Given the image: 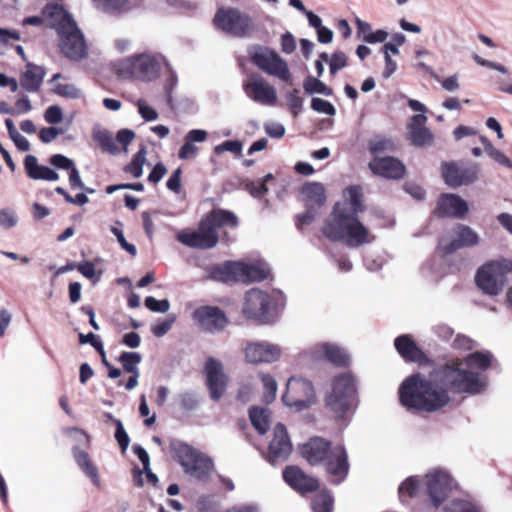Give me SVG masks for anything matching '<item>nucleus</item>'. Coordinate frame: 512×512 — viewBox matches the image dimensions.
Wrapping results in <instances>:
<instances>
[{"mask_svg": "<svg viewBox=\"0 0 512 512\" xmlns=\"http://www.w3.org/2000/svg\"><path fill=\"white\" fill-rule=\"evenodd\" d=\"M24 170L26 175L32 180L57 181L59 174L52 168L41 165L34 155H27L24 159Z\"/></svg>", "mask_w": 512, "mask_h": 512, "instance_id": "obj_28", "label": "nucleus"}, {"mask_svg": "<svg viewBox=\"0 0 512 512\" xmlns=\"http://www.w3.org/2000/svg\"><path fill=\"white\" fill-rule=\"evenodd\" d=\"M44 70L42 67L27 64L25 70L21 74V86L28 92H36L41 87L44 79Z\"/></svg>", "mask_w": 512, "mask_h": 512, "instance_id": "obj_31", "label": "nucleus"}, {"mask_svg": "<svg viewBox=\"0 0 512 512\" xmlns=\"http://www.w3.org/2000/svg\"><path fill=\"white\" fill-rule=\"evenodd\" d=\"M204 219L214 227L216 232L221 227H236L238 224L234 213L222 209L213 210Z\"/></svg>", "mask_w": 512, "mask_h": 512, "instance_id": "obj_32", "label": "nucleus"}, {"mask_svg": "<svg viewBox=\"0 0 512 512\" xmlns=\"http://www.w3.org/2000/svg\"><path fill=\"white\" fill-rule=\"evenodd\" d=\"M242 352L244 360L248 364H272L282 358L283 348L281 345L267 340H251L244 343Z\"/></svg>", "mask_w": 512, "mask_h": 512, "instance_id": "obj_13", "label": "nucleus"}, {"mask_svg": "<svg viewBox=\"0 0 512 512\" xmlns=\"http://www.w3.org/2000/svg\"><path fill=\"white\" fill-rule=\"evenodd\" d=\"M193 319L205 331L215 333L222 331L227 325L224 312L214 306H202L193 313Z\"/></svg>", "mask_w": 512, "mask_h": 512, "instance_id": "obj_23", "label": "nucleus"}, {"mask_svg": "<svg viewBox=\"0 0 512 512\" xmlns=\"http://www.w3.org/2000/svg\"><path fill=\"white\" fill-rule=\"evenodd\" d=\"M111 232L116 236L120 246L126 250L132 256L136 255V247L132 244H129L123 234V231L118 227H112Z\"/></svg>", "mask_w": 512, "mask_h": 512, "instance_id": "obj_63", "label": "nucleus"}, {"mask_svg": "<svg viewBox=\"0 0 512 512\" xmlns=\"http://www.w3.org/2000/svg\"><path fill=\"white\" fill-rule=\"evenodd\" d=\"M347 65V57L343 52H335L329 61L330 73L335 74Z\"/></svg>", "mask_w": 512, "mask_h": 512, "instance_id": "obj_54", "label": "nucleus"}, {"mask_svg": "<svg viewBox=\"0 0 512 512\" xmlns=\"http://www.w3.org/2000/svg\"><path fill=\"white\" fill-rule=\"evenodd\" d=\"M204 371L210 397L212 400L217 401L224 395L228 383V377L224 372L223 365L220 361L209 358L205 363Z\"/></svg>", "mask_w": 512, "mask_h": 512, "instance_id": "obj_21", "label": "nucleus"}, {"mask_svg": "<svg viewBox=\"0 0 512 512\" xmlns=\"http://www.w3.org/2000/svg\"><path fill=\"white\" fill-rule=\"evenodd\" d=\"M19 223V216L15 209L4 207L0 209V229L10 230Z\"/></svg>", "mask_w": 512, "mask_h": 512, "instance_id": "obj_45", "label": "nucleus"}, {"mask_svg": "<svg viewBox=\"0 0 512 512\" xmlns=\"http://www.w3.org/2000/svg\"><path fill=\"white\" fill-rule=\"evenodd\" d=\"M243 90L249 99L258 104L274 106L277 103L275 87L258 74H252L244 80Z\"/></svg>", "mask_w": 512, "mask_h": 512, "instance_id": "obj_16", "label": "nucleus"}, {"mask_svg": "<svg viewBox=\"0 0 512 512\" xmlns=\"http://www.w3.org/2000/svg\"><path fill=\"white\" fill-rule=\"evenodd\" d=\"M93 139L98 143V145L103 150L113 155H116L121 151V148L116 144V137L114 138L112 134L106 129H102L99 127L94 128Z\"/></svg>", "mask_w": 512, "mask_h": 512, "instance_id": "obj_34", "label": "nucleus"}, {"mask_svg": "<svg viewBox=\"0 0 512 512\" xmlns=\"http://www.w3.org/2000/svg\"><path fill=\"white\" fill-rule=\"evenodd\" d=\"M478 242L479 236L472 228L458 224L450 232L441 237L438 249L446 255L463 247L477 245Z\"/></svg>", "mask_w": 512, "mask_h": 512, "instance_id": "obj_17", "label": "nucleus"}, {"mask_svg": "<svg viewBox=\"0 0 512 512\" xmlns=\"http://www.w3.org/2000/svg\"><path fill=\"white\" fill-rule=\"evenodd\" d=\"M53 92L69 99H80L83 97L82 90L72 83H55Z\"/></svg>", "mask_w": 512, "mask_h": 512, "instance_id": "obj_43", "label": "nucleus"}, {"mask_svg": "<svg viewBox=\"0 0 512 512\" xmlns=\"http://www.w3.org/2000/svg\"><path fill=\"white\" fill-rule=\"evenodd\" d=\"M301 454L311 465H323L335 484L341 483L348 475V455L342 444L332 445L323 438L315 437L302 446Z\"/></svg>", "mask_w": 512, "mask_h": 512, "instance_id": "obj_3", "label": "nucleus"}, {"mask_svg": "<svg viewBox=\"0 0 512 512\" xmlns=\"http://www.w3.org/2000/svg\"><path fill=\"white\" fill-rule=\"evenodd\" d=\"M480 168L477 164L460 166L456 163H444L442 165V176L445 183L457 188L462 185H469L478 179Z\"/></svg>", "mask_w": 512, "mask_h": 512, "instance_id": "obj_19", "label": "nucleus"}, {"mask_svg": "<svg viewBox=\"0 0 512 512\" xmlns=\"http://www.w3.org/2000/svg\"><path fill=\"white\" fill-rule=\"evenodd\" d=\"M44 15L49 24L57 30L61 52L70 60L80 61L87 57V45L75 21L59 5H47Z\"/></svg>", "mask_w": 512, "mask_h": 512, "instance_id": "obj_4", "label": "nucleus"}, {"mask_svg": "<svg viewBox=\"0 0 512 512\" xmlns=\"http://www.w3.org/2000/svg\"><path fill=\"white\" fill-rule=\"evenodd\" d=\"M179 403L184 410H193L198 405V399L195 393L184 392L179 395Z\"/></svg>", "mask_w": 512, "mask_h": 512, "instance_id": "obj_57", "label": "nucleus"}, {"mask_svg": "<svg viewBox=\"0 0 512 512\" xmlns=\"http://www.w3.org/2000/svg\"><path fill=\"white\" fill-rule=\"evenodd\" d=\"M141 361L142 357L137 352H123L119 357L124 370L131 374L139 373L138 365Z\"/></svg>", "mask_w": 512, "mask_h": 512, "instance_id": "obj_41", "label": "nucleus"}, {"mask_svg": "<svg viewBox=\"0 0 512 512\" xmlns=\"http://www.w3.org/2000/svg\"><path fill=\"white\" fill-rule=\"evenodd\" d=\"M491 363V353L474 352L464 359L451 360L435 369L429 379L420 374L412 375L400 386L401 404L408 409L430 412L449 402L448 390L455 393H481L487 386V379L482 372Z\"/></svg>", "mask_w": 512, "mask_h": 512, "instance_id": "obj_1", "label": "nucleus"}, {"mask_svg": "<svg viewBox=\"0 0 512 512\" xmlns=\"http://www.w3.org/2000/svg\"><path fill=\"white\" fill-rule=\"evenodd\" d=\"M49 162L55 168L67 170V171H70L75 166L72 159H70L62 154L52 155L49 159Z\"/></svg>", "mask_w": 512, "mask_h": 512, "instance_id": "obj_50", "label": "nucleus"}, {"mask_svg": "<svg viewBox=\"0 0 512 512\" xmlns=\"http://www.w3.org/2000/svg\"><path fill=\"white\" fill-rule=\"evenodd\" d=\"M208 133L202 129L190 130L184 139V144L179 150V158L183 160L193 159L198 153L195 143H201L207 140Z\"/></svg>", "mask_w": 512, "mask_h": 512, "instance_id": "obj_30", "label": "nucleus"}, {"mask_svg": "<svg viewBox=\"0 0 512 512\" xmlns=\"http://www.w3.org/2000/svg\"><path fill=\"white\" fill-rule=\"evenodd\" d=\"M77 270L93 283L98 282L99 277L96 276L95 265L90 261H83L77 265Z\"/></svg>", "mask_w": 512, "mask_h": 512, "instance_id": "obj_55", "label": "nucleus"}, {"mask_svg": "<svg viewBox=\"0 0 512 512\" xmlns=\"http://www.w3.org/2000/svg\"><path fill=\"white\" fill-rule=\"evenodd\" d=\"M427 117L423 114L413 115L408 124V139L418 147L428 146L433 141V134L425 127Z\"/></svg>", "mask_w": 512, "mask_h": 512, "instance_id": "obj_26", "label": "nucleus"}, {"mask_svg": "<svg viewBox=\"0 0 512 512\" xmlns=\"http://www.w3.org/2000/svg\"><path fill=\"white\" fill-rule=\"evenodd\" d=\"M311 108L322 114L333 116L336 114V109L332 103L322 98L314 97L311 100Z\"/></svg>", "mask_w": 512, "mask_h": 512, "instance_id": "obj_48", "label": "nucleus"}, {"mask_svg": "<svg viewBox=\"0 0 512 512\" xmlns=\"http://www.w3.org/2000/svg\"><path fill=\"white\" fill-rule=\"evenodd\" d=\"M212 22L218 31L233 37L246 38L255 31L250 15L235 7H219Z\"/></svg>", "mask_w": 512, "mask_h": 512, "instance_id": "obj_8", "label": "nucleus"}, {"mask_svg": "<svg viewBox=\"0 0 512 512\" xmlns=\"http://www.w3.org/2000/svg\"><path fill=\"white\" fill-rule=\"evenodd\" d=\"M315 398L314 388L306 379L291 377L286 385V392L282 396V401L286 406L301 411L309 407Z\"/></svg>", "mask_w": 512, "mask_h": 512, "instance_id": "obj_15", "label": "nucleus"}, {"mask_svg": "<svg viewBox=\"0 0 512 512\" xmlns=\"http://www.w3.org/2000/svg\"><path fill=\"white\" fill-rule=\"evenodd\" d=\"M285 482L294 490L306 493L318 488V480L304 473L297 466H288L283 471Z\"/></svg>", "mask_w": 512, "mask_h": 512, "instance_id": "obj_25", "label": "nucleus"}, {"mask_svg": "<svg viewBox=\"0 0 512 512\" xmlns=\"http://www.w3.org/2000/svg\"><path fill=\"white\" fill-rule=\"evenodd\" d=\"M44 119L48 124L55 125L60 123L63 120L61 107L58 105L49 106L44 113Z\"/></svg>", "mask_w": 512, "mask_h": 512, "instance_id": "obj_52", "label": "nucleus"}, {"mask_svg": "<svg viewBox=\"0 0 512 512\" xmlns=\"http://www.w3.org/2000/svg\"><path fill=\"white\" fill-rule=\"evenodd\" d=\"M74 457L78 464V466L82 469V471L91 478L92 482L95 485H99V477L98 470L96 466L91 461L88 453L83 450H75Z\"/></svg>", "mask_w": 512, "mask_h": 512, "instance_id": "obj_36", "label": "nucleus"}, {"mask_svg": "<svg viewBox=\"0 0 512 512\" xmlns=\"http://www.w3.org/2000/svg\"><path fill=\"white\" fill-rule=\"evenodd\" d=\"M356 394L354 378L347 373L337 375L325 397L326 406L337 416L343 417L351 408Z\"/></svg>", "mask_w": 512, "mask_h": 512, "instance_id": "obj_11", "label": "nucleus"}, {"mask_svg": "<svg viewBox=\"0 0 512 512\" xmlns=\"http://www.w3.org/2000/svg\"><path fill=\"white\" fill-rule=\"evenodd\" d=\"M170 449L173 458L183 467L185 473L199 480L208 478L213 469L209 457L181 441H172Z\"/></svg>", "mask_w": 512, "mask_h": 512, "instance_id": "obj_9", "label": "nucleus"}, {"mask_svg": "<svg viewBox=\"0 0 512 512\" xmlns=\"http://www.w3.org/2000/svg\"><path fill=\"white\" fill-rule=\"evenodd\" d=\"M488 155L500 165L512 168V161L504 153L496 149L494 146L488 147Z\"/></svg>", "mask_w": 512, "mask_h": 512, "instance_id": "obj_61", "label": "nucleus"}, {"mask_svg": "<svg viewBox=\"0 0 512 512\" xmlns=\"http://www.w3.org/2000/svg\"><path fill=\"white\" fill-rule=\"evenodd\" d=\"M347 199L337 203L322 228L323 234L332 241H343L349 247H359L374 241V236L358 220L362 211V193L357 186L346 190Z\"/></svg>", "mask_w": 512, "mask_h": 512, "instance_id": "obj_2", "label": "nucleus"}, {"mask_svg": "<svg viewBox=\"0 0 512 512\" xmlns=\"http://www.w3.org/2000/svg\"><path fill=\"white\" fill-rule=\"evenodd\" d=\"M369 167L374 174L388 179H400L405 174L403 163L393 157L375 156Z\"/></svg>", "mask_w": 512, "mask_h": 512, "instance_id": "obj_24", "label": "nucleus"}, {"mask_svg": "<svg viewBox=\"0 0 512 512\" xmlns=\"http://www.w3.org/2000/svg\"><path fill=\"white\" fill-rule=\"evenodd\" d=\"M395 348L401 357L410 362H420L425 358L422 350L409 335H401L394 341Z\"/></svg>", "mask_w": 512, "mask_h": 512, "instance_id": "obj_29", "label": "nucleus"}, {"mask_svg": "<svg viewBox=\"0 0 512 512\" xmlns=\"http://www.w3.org/2000/svg\"><path fill=\"white\" fill-rule=\"evenodd\" d=\"M303 88L305 92L309 95L322 94L325 96H331L333 94V91L330 87H328L324 82H322L318 78L312 76H308L305 78L303 82Z\"/></svg>", "mask_w": 512, "mask_h": 512, "instance_id": "obj_39", "label": "nucleus"}, {"mask_svg": "<svg viewBox=\"0 0 512 512\" xmlns=\"http://www.w3.org/2000/svg\"><path fill=\"white\" fill-rule=\"evenodd\" d=\"M283 306L284 296L281 292L253 288L245 294L242 313L259 324H272L278 319Z\"/></svg>", "mask_w": 512, "mask_h": 512, "instance_id": "obj_5", "label": "nucleus"}, {"mask_svg": "<svg viewBox=\"0 0 512 512\" xmlns=\"http://www.w3.org/2000/svg\"><path fill=\"white\" fill-rule=\"evenodd\" d=\"M443 512H480V510L467 499H453L445 504Z\"/></svg>", "mask_w": 512, "mask_h": 512, "instance_id": "obj_42", "label": "nucleus"}, {"mask_svg": "<svg viewBox=\"0 0 512 512\" xmlns=\"http://www.w3.org/2000/svg\"><path fill=\"white\" fill-rule=\"evenodd\" d=\"M249 416L254 428L260 434H265L271 422L270 411L267 408L253 407L250 409Z\"/></svg>", "mask_w": 512, "mask_h": 512, "instance_id": "obj_35", "label": "nucleus"}, {"mask_svg": "<svg viewBox=\"0 0 512 512\" xmlns=\"http://www.w3.org/2000/svg\"><path fill=\"white\" fill-rule=\"evenodd\" d=\"M138 111L141 117L146 121H155L158 119V113L152 107L148 106L144 100H138Z\"/></svg>", "mask_w": 512, "mask_h": 512, "instance_id": "obj_58", "label": "nucleus"}, {"mask_svg": "<svg viewBox=\"0 0 512 512\" xmlns=\"http://www.w3.org/2000/svg\"><path fill=\"white\" fill-rule=\"evenodd\" d=\"M301 194L307 205L321 206L325 202V190L320 183H308L301 189Z\"/></svg>", "mask_w": 512, "mask_h": 512, "instance_id": "obj_33", "label": "nucleus"}, {"mask_svg": "<svg viewBox=\"0 0 512 512\" xmlns=\"http://www.w3.org/2000/svg\"><path fill=\"white\" fill-rule=\"evenodd\" d=\"M115 425H116L115 439L117 440L122 451H125L129 445V436L126 433L124 426L120 420H115Z\"/></svg>", "mask_w": 512, "mask_h": 512, "instance_id": "obj_56", "label": "nucleus"}, {"mask_svg": "<svg viewBox=\"0 0 512 512\" xmlns=\"http://www.w3.org/2000/svg\"><path fill=\"white\" fill-rule=\"evenodd\" d=\"M135 138V133L129 129H121L118 131L116 135V144L122 149L125 153L128 152L127 146L132 142Z\"/></svg>", "mask_w": 512, "mask_h": 512, "instance_id": "obj_53", "label": "nucleus"}, {"mask_svg": "<svg viewBox=\"0 0 512 512\" xmlns=\"http://www.w3.org/2000/svg\"><path fill=\"white\" fill-rule=\"evenodd\" d=\"M392 147H393L392 142L390 140L384 139V138H376L370 142V151L375 156H377V154L379 152L391 150Z\"/></svg>", "mask_w": 512, "mask_h": 512, "instance_id": "obj_60", "label": "nucleus"}, {"mask_svg": "<svg viewBox=\"0 0 512 512\" xmlns=\"http://www.w3.org/2000/svg\"><path fill=\"white\" fill-rule=\"evenodd\" d=\"M94 6L102 11H120L136 6L139 0H91Z\"/></svg>", "mask_w": 512, "mask_h": 512, "instance_id": "obj_37", "label": "nucleus"}, {"mask_svg": "<svg viewBox=\"0 0 512 512\" xmlns=\"http://www.w3.org/2000/svg\"><path fill=\"white\" fill-rule=\"evenodd\" d=\"M165 58L154 53L135 54L117 61L114 65L115 72L122 78L149 82L156 79L161 72Z\"/></svg>", "mask_w": 512, "mask_h": 512, "instance_id": "obj_6", "label": "nucleus"}, {"mask_svg": "<svg viewBox=\"0 0 512 512\" xmlns=\"http://www.w3.org/2000/svg\"><path fill=\"white\" fill-rule=\"evenodd\" d=\"M425 485L429 499L436 508L445 502L456 486L450 474L441 468H433L427 472Z\"/></svg>", "mask_w": 512, "mask_h": 512, "instance_id": "obj_14", "label": "nucleus"}, {"mask_svg": "<svg viewBox=\"0 0 512 512\" xmlns=\"http://www.w3.org/2000/svg\"><path fill=\"white\" fill-rule=\"evenodd\" d=\"M420 487V480L416 476L408 477L399 487V498L405 502L408 498L415 496Z\"/></svg>", "mask_w": 512, "mask_h": 512, "instance_id": "obj_40", "label": "nucleus"}, {"mask_svg": "<svg viewBox=\"0 0 512 512\" xmlns=\"http://www.w3.org/2000/svg\"><path fill=\"white\" fill-rule=\"evenodd\" d=\"M258 377L261 380L262 385H263V396H262L263 401L265 403H271L276 398L277 387H278L277 382H276L275 378L269 373L260 372L258 374Z\"/></svg>", "mask_w": 512, "mask_h": 512, "instance_id": "obj_38", "label": "nucleus"}, {"mask_svg": "<svg viewBox=\"0 0 512 512\" xmlns=\"http://www.w3.org/2000/svg\"><path fill=\"white\" fill-rule=\"evenodd\" d=\"M64 131L57 127H44L39 131V139L43 143H50L54 141L59 134H62Z\"/></svg>", "mask_w": 512, "mask_h": 512, "instance_id": "obj_59", "label": "nucleus"}, {"mask_svg": "<svg viewBox=\"0 0 512 512\" xmlns=\"http://www.w3.org/2000/svg\"><path fill=\"white\" fill-rule=\"evenodd\" d=\"M242 151V144L238 140H228L225 141L214 148V152L216 154H221L223 152H231L234 154H240Z\"/></svg>", "mask_w": 512, "mask_h": 512, "instance_id": "obj_49", "label": "nucleus"}, {"mask_svg": "<svg viewBox=\"0 0 512 512\" xmlns=\"http://www.w3.org/2000/svg\"><path fill=\"white\" fill-rule=\"evenodd\" d=\"M292 451V443L287 433L286 427L277 423L272 431V438L268 444L267 460L271 464L284 461Z\"/></svg>", "mask_w": 512, "mask_h": 512, "instance_id": "obj_20", "label": "nucleus"}, {"mask_svg": "<svg viewBox=\"0 0 512 512\" xmlns=\"http://www.w3.org/2000/svg\"><path fill=\"white\" fill-rule=\"evenodd\" d=\"M145 306L153 311V312H160L165 313L170 308V303L168 300H157L152 296H149L145 299Z\"/></svg>", "mask_w": 512, "mask_h": 512, "instance_id": "obj_51", "label": "nucleus"}, {"mask_svg": "<svg viewBox=\"0 0 512 512\" xmlns=\"http://www.w3.org/2000/svg\"><path fill=\"white\" fill-rule=\"evenodd\" d=\"M281 51L285 54H291L296 49L295 37L290 33L286 32L281 36Z\"/></svg>", "mask_w": 512, "mask_h": 512, "instance_id": "obj_62", "label": "nucleus"}, {"mask_svg": "<svg viewBox=\"0 0 512 512\" xmlns=\"http://www.w3.org/2000/svg\"><path fill=\"white\" fill-rule=\"evenodd\" d=\"M177 240L191 248L210 249L216 246L219 239L214 227L203 219L197 229L178 232Z\"/></svg>", "mask_w": 512, "mask_h": 512, "instance_id": "obj_18", "label": "nucleus"}, {"mask_svg": "<svg viewBox=\"0 0 512 512\" xmlns=\"http://www.w3.org/2000/svg\"><path fill=\"white\" fill-rule=\"evenodd\" d=\"M285 97L287 99L288 107L291 113L294 116L299 115L303 108V99L299 96V90L294 89L286 93Z\"/></svg>", "mask_w": 512, "mask_h": 512, "instance_id": "obj_47", "label": "nucleus"}, {"mask_svg": "<svg viewBox=\"0 0 512 512\" xmlns=\"http://www.w3.org/2000/svg\"><path fill=\"white\" fill-rule=\"evenodd\" d=\"M507 261H491L484 264L476 274L477 286L487 295L500 294L505 285L506 274L510 270Z\"/></svg>", "mask_w": 512, "mask_h": 512, "instance_id": "obj_12", "label": "nucleus"}, {"mask_svg": "<svg viewBox=\"0 0 512 512\" xmlns=\"http://www.w3.org/2000/svg\"><path fill=\"white\" fill-rule=\"evenodd\" d=\"M146 162V148L142 147L133 157L130 164L126 167V171L131 173L135 178H139L143 174V165Z\"/></svg>", "mask_w": 512, "mask_h": 512, "instance_id": "obj_46", "label": "nucleus"}, {"mask_svg": "<svg viewBox=\"0 0 512 512\" xmlns=\"http://www.w3.org/2000/svg\"><path fill=\"white\" fill-rule=\"evenodd\" d=\"M265 132L272 138H281L285 134V128L282 124L268 122L264 125Z\"/></svg>", "mask_w": 512, "mask_h": 512, "instance_id": "obj_64", "label": "nucleus"}, {"mask_svg": "<svg viewBox=\"0 0 512 512\" xmlns=\"http://www.w3.org/2000/svg\"><path fill=\"white\" fill-rule=\"evenodd\" d=\"M305 353L314 361L326 360L338 366H344L349 362V355L346 351L330 342L317 343Z\"/></svg>", "mask_w": 512, "mask_h": 512, "instance_id": "obj_22", "label": "nucleus"}, {"mask_svg": "<svg viewBox=\"0 0 512 512\" xmlns=\"http://www.w3.org/2000/svg\"><path fill=\"white\" fill-rule=\"evenodd\" d=\"M313 512H332L333 497L328 491L317 494L312 501Z\"/></svg>", "mask_w": 512, "mask_h": 512, "instance_id": "obj_44", "label": "nucleus"}, {"mask_svg": "<svg viewBox=\"0 0 512 512\" xmlns=\"http://www.w3.org/2000/svg\"><path fill=\"white\" fill-rule=\"evenodd\" d=\"M270 274L269 265L264 261L245 263L241 261L225 262L213 267L211 275L223 282L238 281L250 283L262 281Z\"/></svg>", "mask_w": 512, "mask_h": 512, "instance_id": "obj_7", "label": "nucleus"}, {"mask_svg": "<svg viewBox=\"0 0 512 512\" xmlns=\"http://www.w3.org/2000/svg\"><path fill=\"white\" fill-rule=\"evenodd\" d=\"M252 63L265 74L272 76L284 83L292 84L293 75L288 63L274 49L254 45L249 49Z\"/></svg>", "mask_w": 512, "mask_h": 512, "instance_id": "obj_10", "label": "nucleus"}, {"mask_svg": "<svg viewBox=\"0 0 512 512\" xmlns=\"http://www.w3.org/2000/svg\"><path fill=\"white\" fill-rule=\"evenodd\" d=\"M468 212V204L460 196L444 194L438 201L436 213L439 216L463 218Z\"/></svg>", "mask_w": 512, "mask_h": 512, "instance_id": "obj_27", "label": "nucleus"}]
</instances>
